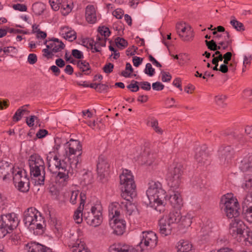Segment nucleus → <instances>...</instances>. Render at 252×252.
I'll use <instances>...</instances> for the list:
<instances>
[{
  "label": "nucleus",
  "mask_w": 252,
  "mask_h": 252,
  "mask_svg": "<svg viewBox=\"0 0 252 252\" xmlns=\"http://www.w3.org/2000/svg\"><path fill=\"white\" fill-rule=\"evenodd\" d=\"M67 157L61 160L53 152H49L46 159L48 169L52 173H56L60 169L69 170L76 168L81 161L82 145L77 140L71 139L64 145Z\"/></svg>",
  "instance_id": "nucleus-1"
},
{
  "label": "nucleus",
  "mask_w": 252,
  "mask_h": 252,
  "mask_svg": "<svg viewBox=\"0 0 252 252\" xmlns=\"http://www.w3.org/2000/svg\"><path fill=\"white\" fill-rule=\"evenodd\" d=\"M25 224L32 229L34 234L41 235L45 227L44 218L34 207L28 208L24 213Z\"/></svg>",
  "instance_id": "nucleus-2"
},
{
  "label": "nucleus",
  "mask_w": 252,
  "mask_h": 252,
  "mask_svg": "<svg viewBox=\"0 0 252 252\" xmlns=\"http://www.w3.org/2000/svg\"><path fill=\"white\" fill-rule=\"evenodd\" d=\"M120 184L122 186L121 196L130 201L136 196V185L130 171L125 169L120 175Z\"/></svg>",
  "instance_id": "nucleus-3"
},
{
  "label": "nucleus",
  "mask_w": 252,
  "mask_h": 252,
  "mask_svg": "<svg viewBox=\"0 0 252 252\" xmlns=\"http://www.w3.org/2000/svg\"><path fill=\"white\" fill-rule=\"evenodd\" d=\"M29 164L31 176H40L36 181L37 185H43L45 180V164L43 158L38 154L31 155L29 159Z\"/></svg>",
  "instance_id": "nucleus-4"
},
{
  "label": "nucleus",
  "mask_w": 252,
  "mask_h": 252,
  "mask_svg": "<svg viewBox=\"0 0 252 252\" xmlns=\"http://www.w3.org/2000/svg\"><path fill=\"white\" fill-rule=\"evenodd\" d=\"M149 184L146 194L150 203H156L158 206L162 205L165 198V191L162 189L161 184L158 182L154 181H151Z\"/></svg>",
  "instance_id": "nucleus-5"
},
{
  "label": "nucleus",
  "mask_w": 252,
  "mask_h": 252,
  "mask_svg": "<svg viewBox=\"0 0 252 252\" xmlns=\"http://www.w3.org/2000/svg\"><path fill=\"white\" fill-rule=\"evenodd\" d=\"M184 172V167L180 163L174 167L170 166L166 174V180L168 186L173 189H178L181 183L182 177Z\"/></svg>",
  "instance_id": "nucleus-6"
},
{
  "label": "nucleus",
  "mask_w": 252,
  "mask_h": 252,
  "mask_svg": "<svg viewBox=\"0 0 252 252\" xmlns=\"http://www.w3.org/2000/svg\"><path fill=\"white\" fill-rule=\"evenodd\" d=\"M102 208L100 204H95L92 206L91 212H84V220L89 225L97 227L102 222Z\"/></svg>",
  "instance_id": "nucleus-7"
},
{
  "label": "nucleus",
  "mask_w": 252,
  "mask_h": 252,
  "mask_svg": "<svg viewBox=\"0 0 252 252\" xmlns=\"http://www.w3.org/2000/svg\"><path fill=\"white\" fill-rule=\"evenodd\" d=\"M12 173L13 183L18 190L23 192L28 191L30 189V181L26 171L18 168L14 169Z\"/></svg>",
  "instance_id": "nucleus-8"
},
{
  "label": "nucleus",
  "mask_w": 252,
  "mask_h": 252,
  "mask_svg": "<svg viewBox=\"0 0 252 252\" xmlns=\"http://www.w3.org/2000/svg\"><path fill=\"white\" fill-rule=\"evenodd\" d=\"M0 223L10 232L17 227L19 220L17 214L11 213L1 215Z\"/></svg>",
  "instance_id": "nucleus-9"
},
{
  "label": "nucleus",
  "mask_w": 252,
  "mask_h": 252,
  "mask_svg": "<svg viewBox=\"0 0 252 252\" xmlns=\"http://www.w3.org/2000/svg\"><path fill=\"white\" fill-rule=\"evenodd\" d=\"M246 225L244 222L238 218L234 219L229 224V233L233 237L240 238L244 233L246 229Z\"/></svg>",
  "instance_id": "nucleus-10"
},
{
  "label": "nucleus",
  "mask_w": 252,
  "mask_h": 252,
  "mask_svg": "<svg viewBox=\"0 0 252 252\" xmlns=\"http://www.w3.org/2000/svg\"><path fill=\"white\" fill-rule=\"evenodd\" d=\"M177 33L183 41L192 40L193 37V31L191 27L184 22L178 23L176 26Z\"/></svg>",
  "instance_id": "nucleus-11"
},
{
  "label": "nucleus",
  "mask_w": 252,
  "mask_h": 252,
  "mask_svg": "<svg viewBox=\"0 0 252 252\" xmlns=\"http://www.w3.org/2000/svg\"><path fill=\"white\" fill-rule=\"evenodd\" d=\"M158 243V237L156 234L153 231L143 232L142 239L139 243V246L142 249L145 247L155 248Z\"/></svg>",
  "instance_id": "nucleus-12"
},
{
  "label": "nucleus",
  "mask_w": 252,
  "mask_h": 252,
  "mask_svg": "<svg viewBox=\"0 0 252 252\" xmlns=\"http://www.w3.org/2000/svg\"><path fill=\"white\" fill-rule=\"evenodd\" d=\"M69 246L71 247L72 252H90L84 242L78 239L77 234H70Z\"/></svg>",
  "instance_id": "nucleus-13"
},
{
  "label": "nucleus",
  "mask_w": 252,
  "mask_h": 252,
  "mask_svg": "<svg viewBox=\"0 0 252 252\" xmlns=\"http://www.w3.org/2000/svg\"><path fill=\"white\" fill-rule=\"evenodd\" d=\"M110 165L107 158L103 156L99 157L97 164V171L100 180L103 179L108 174Z\"/></svg>",
  "instance_id": "nucleus-14"
},
{
  "label": "nucleus",
  "mask_w": 252,
  "mask_h": 252,
  "mask_svg": "<svg viewBox=\"0 0 252 252\" xmlns=\"http://www.w3.org/2000/svg\"><path fill=\"white\" fill-rule=\"evenodd\" d=\"M109 224L113 230V233L117 235H121L125 231L126 223L125 220L115 218L111 219Z\"/></svg>",
  "instance_id": "nucleus-15"
},
{
  "label": "nucleus",
  "mask_w": 252,
  "mask_h": 252,
  "mask_svg": "<svg viewBox=\"0 0 252 252\" xmlns=\"http://www.w3.org/2000/svg\"><path fill=\"white\" fill-rule=\"evenodd\" d=\"M80 205L75 211L73 216L74 220L78 223L82 222L83 219H84V213H83V210L86 200V195L85 192H81L80 194Z\"/></svg>",
  "instance_id": "nucleus-16"
},
{
  "label": "nucleus",
  "mask_w": 252,
  "mask_h": 252,
  "mask_svg": "<svg viewBox=\"0 0 252 252\" xmlns=\"http://www.w3.org/2000/svg\"><path fill=\"white\" fill-rule=\"evenodd\" d=\"M44 43L46 45L47 48L55 53L61 51L65 47L64 43L56 38L46 40Z\"/></svg>",
  "instance_id": "nucleus-17"
},
{
  "label": "nucleus",
  "mask_w": 252,
  "mask_h": 252,
  "mask_svg": "<svg viewBox=\"0 0 252 252\" xmlns=\"http://www.w3.org/2000/svg\"><path fill=\"white\" fill-rule=\"evenodd\" d=\"M234 151L230 146L221 148L219 150V156L220 162L223 164L228 163L233 158Z\"/></svg>",
  "instance_id": "nucleus-18"
},
{
  "label": "nucleus",
  "mask_w": 252,
  "mask_h": 252,
  "mask_svg": "<svg viewBox=\"0 0 252 252\" xmlns=\"http://www.w3.org/2000/svg\"><path fill=\"white\" fill-rule=\"evenodd\" d=\"M221 202L224 208L239 207V204L237 199L232 193H227L221 198Z\"/></svg>",
  "instance_id": "nucleus-19"
},
{
  "label": "nucleus",
  "mask_w": 252,
  "mask_h": 252,
  "mask_svg": "<svg viewBox=\"0 0 252 252\" xmlns=\"http://www.w3.org/2000/svg\"><path fill=\"white\" fill-rule=\"evenodd\" d=\"M25 250L28 252H51V250L36 242H31L25 246Z\"/></svg>",
  "instance_id": "nucleus-20"
},
{
  "label": "nucleus",
  "mask_w": 252,
  "mask_h": 252,
  "mask_svg": "<svg viewBox=\"0 0 252 252\" xmlns=\"http://www.w3.org/2000/svg\"><path fill=\"white\" fill-rule=\"evenodd\" d=\"M12 169H14L12 164L4 160L0 161V178L3 181L6 180Z\"/></svg>",
  "instance_id": "nucleus-21"
},
{
  "label": "nucleus",
  "mask_w": 252,
  "mask_h": 252,
  "mask_svg": "<svg viewBox=\"0 0 252 252\" xmlns=\"http://www.w3.org/2000/svg\"><path fill=\"white\" fill-rule=\"evenodd\" d=\"M159 232L163 236H166L171 234L174 225L169 223L162 218L159 220Z\"/></svg>",
  "instance_id": "nucleus-22"
},
{
  "label": "nucleus",
  "mask_w": 252,
  "mask_h": 252,
  "mask_svg": "<svg viewBox=\"0 0 252 252\" xmlns=\"http://www.w3.org/2000/svg\"><path fill=\"white\" fill-rule=\"evenodd\" d=\"M73 169H70L68 171L60 169L56 173V174L58 173L56 176V181L63 186H66L69 180V173H71V170H72ZM54 174H56V173Z\"/></svg>",
  "instance_id": "nucleus-23"
},
{
  "label": "nucleus",
  "mask_w": 252,
  "mask_h": 252,
  "mask_svg": "<svg viewBox=\"0 0 252 252\" xmlns=\"http://www.w3.org/2000/svg\"><path fill=\"white\" fill-rule=\"evenodd\" d=\"M86 21L90 24H94L97 20L96 8L93 5H88L85 9Z\"/></svg>",
  "instance_id": "nucleus-24"
},
{
  "label": "nucleus",
  "mask_w": 252,
  "mask_h": 252,
  "mask_svg": "<svg viewBox=\"0 0 252 252\" xmlns=\"http://www.w3.org/2000/svg\"><path fill=\"white\" fill-rule=\"evenodd\" d=\"M125 201L121 202L120 204V209L124 212L126 215L130 216L136 209V206L131 203L132 200L130 201L124 199Z\"/></svg>",
  "instance_id": "nucleus-25"
},
{
  "label": "nucleus",
  "mask_w": 252,
  "mask_h": 252,
  "mask_svg": "<svg viewBox=\"0 0 252 252\" xmlns=\"http://www.w3.org/2000/svg\"><path fill=\"white\" fill-rule=\"evenodd\" d=\"M169 223L174 225L176 223L180 222L181 219V215L180 211H173L170 212L167 215L162 217Z\"/></svg>",
  "instance_id": "nucleus-26"
},
{
  "label": "nucleus",
  "mask_w": 252,
  "mask_h": 252,
  "mask_svg": "<svg viewBox=\"0 0 252 252\" xmlns=\"http://www.w3.org/2000/svg\"><path fill=\"white\" fill-rule=\"evenodd\" d=\"M169 199L170 203L175 208L179 209L183 205L182 199L178 191H173V193L170 194Z\"/></svg>",
  "instance_id": "nucleus-27"
},
{
  "label": "nucleus",
  "mask_w": 252,
  "mask_h": 252,
  "mask_svg": "<svg viewBox=\"0 0 252 252\" xmlns=\"http://www.w3.org/2000/svg\"><path fill=\"white\" fill-rule=\"evenodd\" d=\"M240 169L243 172L252 171V155H247L241 160Z\"/></svg>",
  "instance_id": "nucleus-28"
},
{
  "label": "nucleus",
  "mask_w": 252,
  "mask_h": 252,
  "mask_svg": "<svg viewBox=\"0 0 252 252\" xmlns=\"http://www.w3.org/2000/svg\"><path fill=\"white\" fill-rule=\"evenodd\" d=\"M177 252H193L192 244L188 241L181 240L176 246Z\"/></svg>",
  "instance_id": "nucleus-29"
},
{
  "label": "nucleus",
  "mask_w": 252,
  "mask_h": 252,
  "mask_svg": "<svg viewBox=\"0 0 252 252\" xmlns=\"http://www.w3.org/2000/svg\"><path fill=\"white\" fill-rule=\"evenodd\" d=\"M120 204L112 203L109 206V216L111 219H115L120 215Z\"/></svg>",
  "instance_id": "nucleus-30"
},
{
  "label": "nucleus",
  "mask_w": 252,
  "mask_h": 252,
  "mask_svg": "<svg viewBox=\"0 0 252 252\" xmlns=\"http://www.w3.org/2000/svg\"><path fill=\"white\" fill-rule=\"evenodd\" d=\"M128 248V245L126 244H114L109 247V252H126Z\"/></svg>",
  "instance_id": "nucleus-31"
},
{
  "label": "nucleus",
  "mask_w": 252,
  "mask_h": 252,
  "mask_svg": "<svg viewBox=\"0 0 252 252\" xmlns=\"http://www.w3.org/2000/svg\"><path fill=\"white\" fill-rule=\"evenodd\" d=\"M240 209V207H228V208H224V210L226 214V216L228 218H234L236 219L239 215V210Z\"/></svg>",
  "instance_id": "nucleus-32"
},
{
  "label": "nucleus",
  "mask_w": 252,
  "mask_h": 252,
  "mask_svg": "<svg viewBox=\"0 0 252 252\" xmlns=\"http://www.w3.org/2000/svg\"><path fill=\"white\" fill-rule=\"evenodd\" d=\"M106 38L97 35L96 41L94 43V50L93 52H98L100 50L98 49L99 47H104L106 45Z\"/></svg>",
  "instance_id": "nucleus-33"
},
{
  "label": "nucleus",
  "mask_w": 252,
  "mask_h": 252,
  "mask_svg": "<svg viewBox=\"0 0 252 252\" xmlns=\"http://www.w3.org/2000/svg\"><path fill=\"white\" fill-rule=\"evenodd\" d=\"M224 40L218 42V44L222 46V49L225 50L232 43V40L230 38V34L228 32H225L224 33Z\"/></svg>",
  "instance_id": "nucleus-34"
},
{
  "label": "nucleus",
  "mask_w": 252,
  "mask_h": 252,
  "mask_svg": "<svg viewBox=\"0 0 252 252\" xmlns=\"http://www.w3.org/2000/svg\"><path fill=\"white\" fill-rule=\"evenodd\" d=\"M208 158L209 157L207 154L202 150L197 153L195 156L196 161L201 164L207 163L208 162Z\"/></svg>",
  "instance_id": "nucleus-35"
},
{
  "label": "nucleus",
  "mask_w": 252,
  "mask_h": 252,
  "mask_svg": "<svg viewBox=\"0 0 252 252\" xmlns=\"http://www.w3.org/2000/svg\"><path fill=\"white\" fill-rule=\"evenodd\" d=\"M77 66L80 69L84 74L88 75L90 73V66L89 63L86 61H77Z\"/></svg>",
  "instance_id": "nucleus-36"
},
{
  "label": "nucleus",
  "mask_w": 252,
  "mask_h": 252,
  "mask_svg": "<svg viewBox=\"0 0 252 252\" xmlns=\"http://www.w3.org/2000/svg\"><path fill=\"white\" fill-rule=\"evenodd\" d=\"M45 5L41 2H36L32 6L33 12L37 15H41L45 10Z\"/></svg>",
  "instance_id": "nucleus-37"
},
{
  "label": "nucleus",
  "mask_w": 252,
  "mask_h": 252,
  "mask_svg": "<svg viewBox=\"0 0 252 252\" xmlns=\"http://www.w3.org/2000/svg\"><path fill=\"white\" fill-rule=\"evenodd\" d=\"M94 182V177L91 172H86L83 175L81 183L83 185H91Z\"/></svg>",
  "instance_id": "nucleus-38"
},
{
  "label": "nucleus",
  "mask_w": 252,
  "mask_h": 252,
  "mask_svg": "<svg viewBox=\"0 0 252 252\" xmlns=\"http://www.w3.org/2000/svg\"><path fill=\"white\" fill-rule=\"evenodd\" d=\"M81 193H80L78 190H72L71 191L69 201L72 204H76L78 200L80 201V194Z\"/></svg>",
  "instance_id": "nucleus-39"
},
{
  "label": "nucleus",
  "mask_w": 252,
  "mask_h": 252,
  "mask_svg": "<svg viewBox=\"0 0 252 252\" xmlns=\"http://www.w3.org/2000/svg\"><path fill=\"white\" fill-rule=\"evenodd\" d=\"M244 233L245 234H243L242 236L240 238V241L243 238L244 241L252 244V231L247 228L246 229H245Z\"/></svg>",
  "instance_id": "nucleus-40"
},
{
  "label": "nucleus",
  "mask_w": 252,
  "mask_h": 252,
  "mask_svg": "<svg viewBox=\"0 0 252 252\" xmlns=\"http://www.w3.org/2000/svg\"><path fill=\"white\" fill-rule=\"evenodd\" d=\"M28 106H29V105H24L17 110L15 114L13 117V119L14 121L18 122L21 119L23 113L27 111L26 109H25L24 108ZM27 112L28 111H27Z\"/></svg>",
  "instance_id": "nucleus-41"
},
{
  "label": "nucleus",
  "mask_w": 252,
  "mask_h": 252,
  "mask_svg": "<svg viewBox=\"0 0 252 252\" xmlns=\"http://www.w3.org/2000/svg\"><path fill=\"white\" fill-rule=\"evenodd\" d=\"M181 224L184 226L185 227H188L189 226L191 223V218L189 214H187L184 216H181V219L180 220Z\"/></svg>",
  "instance_id": "nucleus-42"
},
{
  "label": "nucleus",
  "mask_w": 252,
  "mask_h": 252,
  "mask_svg": "<svg viewBox=\"0 0 252 252\" xmlns=\"http://www.w3.org/2000/svg\"><path fill=\"white\" fill-rule=\"evenodd\" d=\"M226 99V96L223 94H218L215 97L216 103L219 106L224 107L226 103L225 102Z\"/></svg>",
  "instance_id": "nucleus-43"
},
{
  "label": "nucleus",
  "mask_w": 252,
  "mask_h": 252,
  "mask_svg": "<svg viewBox=\"0 0 252 252\" xmlns=\"http://www.w3.org/2000/svg\"><path fill=\"white\" fill-rule=\"evenodd\" d=\"M98 32L99 33L100 37H104V38L107 39V37L109 36L110 34V31L108 28L106 27H99L98 29Z\"/></svg>",
  "instance_id": "nucleus-44"
},
{
  "label": "nucleus",
  "mask_w": 252,
  "mask_h": 252,
  "mask_svg": "<svg viewBox=\"0 0 252 252\" xmlns=\"http://www.w3.org/2000/svg\"><path fill=\"white\" fill-rule=\"evenodd\" d=\"M230 24L238 31H245V28L243 24L235 19L231 20L230 21Z\"/></svg>",
  "instance_id": "nucleus-45"
},
{
  "label": "nucleus",
  "mask_w": 252,
  "mask_h": 252,
  "mask_svg": "<svg viewBox=\"0 0 252 252\" xmlns=\"http://www.w3.org/2000/svg\"><path fill=\"white\" fill-rule=\"evenodd\" d=\"M133 71V69L130 63H127L126 64V69L121 72V75L126 78L129 77Z\"/></svg>",
  "instance_id": "nucleus-46"
},
{
  "label": "nucleus",
  "mask_w": 252,
  "mask_h": 252,
  "mask_svg": "<svg viewBox=\"0 0 252 252\" xmlns=\"http://www.w3.org/2000/svg\"><path fill=\"white\" fill-rule=\"evenodd\" d=\"M60 9L63 15H66L71 11L72 7L69 4L63 2Z\"/></svg>",
  "instance_id": "nucleus-47"
},
{
  "label": "nucleus",
  "mask_w": 252,
  "mask_h": 252,
  "mask_svg": "<svg viewBox=\"0 0 252 252\" xmlns=\"http://www.w3.org/2000/svg\"><path fill=\"white\" fill-rule=\"evenodd\" d=\"M151 126L152 127L156 132L159 134H162L163 133L162 129L158 126V123L157 120H152L151 122Z\"/></svg>",
  "instance_id": "nucleus-48"
},
{
  "label": "nucleus",
  "mask_w": 252,
  "mask_h": 252,
  "mask_svg": "<svg viewBox=\"0 0 252 252\" xmlns=\"http://www.w3.org/2000/svg\"><path fill=\"white\" fill-rule=\"evenodd\" d=\"M62 1V0H49V3L52 8L55 11H57L63 3Z\"/></svg>",
  "instance_id": "nucleus-49"
},
{
  "label": "nucleus",
  "mask_w": 252,
  "mask_h": 252,
  "mask_svg": "<svg viewBox=\"0 0 252 252\" xmlns=\"http://www.w3.org/2000/svg\"><path fill=\"white\" fill-rule=\"evenodd\" d=\"M116 44L118 48L123 49L127 46L128 43L124 38L117 37L116 39Z\"/></svg>",
  "instance_id": "nucleus-50"
},
{
  "label": "nucleus",
  "mask_w": 252,
  "mask_h": 252,
  "mask_svg": "<svg viewBox=\"0 0 252 252\" xmlns=\"http://www.w3.org/2000/svg\"><path fill=\"white\" fill-rule=\"evenodd\" d=\"M64 38L70 41H72L76 38V32L74 31H69L65 33Z\"/></svg>",
  "instance_id": "nucleus-51"
},
{
  "label": "nucleus",
  "mask_w": 252,
  "mask_h": 252,
  "mask_svg": "<svg viewBox=\"0 0 252 252\" xmlns=\"http://www.w3.org/2000/svg\"><path fill=\"white\" fill-rule=\"evenodd\" d=\"M144 72L150 76H152L155 73V69L152 67V64L150 63H148L146 65V67L144 69Z\"/></svg>",
  "instance_id": "nucleus-52"
},
{
  "label": "nucleus",
  "mask_w": 252,
  "mask_h": 252,
  "mask_svg": "<svg viewBox=\"0 0 252 252\" xmlns=\"http://www.w3.org/2000/svg\"><path fill=\"white\" fill-rule=\"evenodd\" d=\"M252 187V177L248 176L245 177V183L242 185V187L245 189H250Z\"/></svg>",
  "instance_id": "nucleus-53"
},
{
  "label": "nucleus",
  "mask_w": 252,
  "mask_h": 252,
  "mask_svg": "<svg viewBox=\"0 0 252 252\" xmlns=\"http://www.w3.org/2000/svg\"><path fill=\"white\" fill-rule=\"evenodd\" d=\"M138 84H139L138 82L132 80L131 84L127 86V88L130 89L131 91L132 92H136L139 89V87L137 85Z\"/></svg>",
  "instance_id": "nucleus-54"
},
{
  "label": "nucleus",
  "mask_w": 252,
  "mask_h": 252,
  "mask_svg": "<svg viewBox=\"0 0 252 252\" xmlns=\"http://www.w3.org/2000/svg\"><path fill=\"white\" fill-rule=\"evenodd\" d=\"M206 46L208 48L212 51L216 50V42L214 40H211L210 41H208L206 40L205 41Z\"/></svg>",
  "instance_id": "nucleus-55"
},
{
  "label": "nucleus",
  "mask_w": 252,
  "mask_h": 252,
  "mask_svg": "<svg viewBox=\"0 0 252 252\" xmlns=\"http://www.w3.org/2000/svg\"><path fill=\"white\" fill-rule=\"evenodd\" d=\"M248 207L245 213V218L248 222L252 223V205Z\"/></svg>",
  "instance_id": "nucleus-56"
},
{
  "label": "nucleus",
  "mask_w": 252,
  "mask_h": 252,
  "mask_svg": "<svg viewBox=\"0 0 252 252\" xmlns=\"http://www.w3.org/2000/svg\"><path fill=\"white\" fill-rule=\"evenodd\" d=\"M94 41L92 38H86L83 41L84 45L87 48H90L91 49H94Z\"/></svg>",
  "instance_id": "nucleus-57"
},
{
  "label": "nucleus",
  "mask_w": 252,
  "mask_h": 252,
  "mask_svg": "<svg viewBox=\"0 0 252 252\" xmlns=\"http://www.w3.org/2000/svg\"><path fill=\"white\" fill-rule=\"evenodd\" d=\"M244 203L247 207L252 205H251L252 204V191L247 194L244 201Z\"/></svg>",
  "instance_id": "nucleus-58"
},
{
  "label": "nucleus",
  "mask_w": 252,
  "mask_h": 252,
  "mask_svg": "<svg viewBox=\"0 0 252 252\" xmlns=\"http://www.w3.org/2000/svg\"><path fill=\"white\" fill-rule=\"evenodd\" d=\"M21 235L20 233H18L17 234H13L10 237V239L14 244L17 245L20 241H21Z\"/></svg>",
  "instance_id": "nucleus-59"
},
{
  "label": "nucleus",
  "mask_w": 252,
  "mask_h": 252,
  "mask_svg": "<svg viewBox=\"0 0 252 252\" xmlns=\"http://www.w3.org/2000/svg\"><path fill=\"white\" fill-rule=\"evenodd\" d=\"M12 7L15 10H19L20 11H26L27 10V7L26 5L20 3L14 4L13 5Z\"/></svg>",
  "instance_id": "nucleus-60"
},
{
  "label": "nucleus",
  "mask_w": 252,
  "mask_h": 252,
  "mask_svg": "<svg viewBox=\"0 0 252 252\" xmlns=\"http://www.w3.org/2000/svg\"><path fill=\"white\" fill-rule=\"evenodd\" d=\"M37 61V56L35 54H30L28 57V62L31 64H33Z\"/></svg>",
  "instance_id": "nucleus-61"
},
{
  "label": "nucleus",
  "mask_w": 252,
  "mask_h": 252,
  "mask_svg": "<svg viewBox=\"0 0 252 252\" xmlns=\"http://www.w3.org/2000/svg\"><path fill=\"white\" fill-rule=\"evenodd\" d=\"M112 14L116 18L120 19L122 18V16L124 15V11L120 8H118L113 12Z\"/></svg>",
  "instance_id": "nucleus-62"
},
{
  "label": "nucleus",
  "mask_w": 252,
  "mask_h": 252,
  "mask_svg": "<svg viewBox=\"0 0 252 252\" xmlns=\"http://www.w3.org/2000/svg\"><path fill=\"white\" fill-rule=\"evenodd\" d=\"M114 68L113 64L108 63L106 64L103 67V71L106 73H110L113 71Z\"/></svg>",
  "instance_id": "nucleus-63"
},
{
  "label": "nucleus",
  "mask_w": 252,
  "mask_h": 252,
  "mask_svg": "<svg viewBox=\"0 0 252 252\" xmlns=\"http://www.w3.org/2000/svg\"><path fill=\"white\" fill-rule=\"evenodd\" d=\"M71 54L73 57L77 59H81L83 58V53L77 49L72 50Z\"/></svg>",
  "instance_id": "nucleus-64"
}]
</instances>
